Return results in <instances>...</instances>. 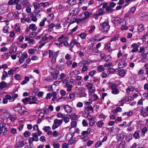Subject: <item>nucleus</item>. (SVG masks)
I'll return each instance as SVG.
<instances>
[{
	"mask_svg": "<svg viewBox=\"0 0 148 148\" xmlns=\"http://www.w3.org/2000/svg\"><path fill=\"white\" fill-rule=\"evenodd\" d=\"M17 105L18 106H15L13 108L15 111L17 112L22 115L28 114V112L26 111V108L24 107L20 106L19 103H18Z\"/></svg>",
	"mask_w": 148,
	"mask_h": 148,
	"instance_id": "f257e3e1",
	"label": "nucleus"
},
{
	"mask_svg": "<svg viewBox=\"0 0 148 148\" xmlns=\"http://www.w3.org/2000/svg\"><path fill=\"white\" fill-rule=\"evenodd\" d=\"M53 53L54 52L53 51L51 50H49V58H51L53 55V58L51 59V62L53 63H55L56 62V58L59 53V51H58L55 53L54 54H53Z\"/></svg>",
	"mask_w": 148,
	"mask_h": 148,
	"instance_id": "f03ea898",
	"label": "nucleus"
},
{
	"mask_svg": "<svg viewBox=\"0 0 148 148\" xmlns=\"http://www.w3.org/2000/svg\"><path fill=\"white\" fill-rule=\"evenodd\" d=\"M101 26L102 27L104 32L107 33L110 29V26L108 24V21L107 19L105 20V21L101 23Z\"/></svg>",
	"mask_w": 148,
	"mask_h": 148,
	"instance_id": "7ed1b4c3",
	"label": "nucleus"
},
{
	"mask_svg": "<svg viewBox=\"0 0 148 148\" xmlns=\"http://www.w3.org/2000/svg\"><path fill=\"white\" fill-rule=\"evenodd\" d=\"M50 73L52 77L55 80H57L58 77V75L59 74L58 71H56L53 68H51L49 70Z\"/></svg>",
	"mask_w": 148,
	"mask_h": 148,
	"instance_id": "20e7f679",
	"label": "nucleus"
},
{
	"mask_svg": "<svg viewBox=\"0 0 148 148\" xmlns=\"http://www.w3.org/2000/svg\"><path fill=\"white\" fill-rule=\"evenodd\" d=\"M62 120L55 119L54 120V123L52 126V129L54 130L58 127L62 123Z\"/></svg>",
	"mask_w": 148,
	"mask_h": 148,
	"instance_id": "39448f33",
	"label": "nucleus"
},
{
	"mask_svg": "<svg viewBox=\"0 0 148 148\" xmlns=\"http://www.w3.org/2000/svg\"><path fill=\"white\" fill-rule=\"evenodd\" d=\"M12 96L10 95H5V97H7V98L9 100V101L12 102L14 101L15 98L18 97V95L17 94H15L14 95L12 94Z\"/></svg>",
	"mask_w": 148,
	"mask_h": 148,
	"instance_id": "423d86ee",
	"label": "nucleus"
},
{
	"mask_svg": "<svg viewBox=\"0 0 148 148\" xmlns=\"http://www.w3.org/2000/svg\"><path fill=\"white\" fill-rule=\"evenodd\" d=\"M75 45L77 47H79L80 46V43L77 40L73 39L72 40L69 45V47H71V48H73Z\"/></svg>",
	"mask_w": 148,
	"mask_h": 148,
	"instance_id": "0eeeda50",
	"label": "nucleus"
},
{
	"mask_svg": "<svg viewBox=\"0 0 148 148\" xmlns=\"http://www.w3.org/2000/svg\"><path fill=\"white\" fill-rule=\"evenodd\" d=\"M123 22V20L119 17H116L114 18L113 22L115 25L121 24Z\"/></svg>",
	"mask_w": 148,
	"mask_h": 148,
	"instance_id": "6e6552de",
	"label": "nucleus"
},
{
	"mask_svg": "<svg viewBox=\"0 0 148 148\" xmlns=\"http://www.w3.org/2000/svg\"><path fill=\"white\" fill-rule=\"evenodd\" d=\"M86 87L88 88V91L90 93H92L95 92V89L92 87V85L90 83H88L87 84Z\"/></svg>",
	"mask_w": 148,
	"mask_h": 148,
	"instance_id": "1a4fd4ad",
	"label": "nucleus"
},
{
	"mask_svg": "<svg viewBox=\"0 0 148 148\" xmlns=\"http://www.w3.org/2000/svg\"><path fill=\"white\" fill-rule=\"evenodd\" d=\"M27 57V53L25 52L21 53V56L19 59V62L20 64H21L24 61L25 59Z\"/></svg>",
	"mask_w": 148,
	"mask_h": 148,
	"instance_id": "9d476101",
	"label": "nucleus"
},
{
	"mask_svg": "<svg viewBox=\"0 0 148 148\" xmlns=\"http://www.w3.org/2000/svg\"><path fill=\"white\" fill-rule=\"evenodd\" d=\"M65 111L67 113H70L72 110V108L68 105H62Z\"/></svg>",
	"mask_w": 148,
	"mask_h": 148,
	"instance_id": "9b49d317",
	"label": "nucleus"
},
{
	"mask_svg": "<svg viewBox=\"0 0 148 148\" xmlns=\"http://www.w3.org/2000/svg\"><path fill=\"white\" fill-rule=\"evenodd\" d=\"M84 14L85 16L82 18L78 19V20L79 21H81L89 18L90 15V12L87 11H86L84 12Z\"/></svg>",
	"mask_w": 148,
	"mask_h": 148,
	"instance_id": "f8f14e48",
	"label": "nucleus"
},
{
	"mask_svg": "<svg viewBox=\"0 0 148 148\" xmlns=\"http://www.w3.org/2000/svg\"><path fill=\"white\" fill-rule=\"evenodd\" d=\"M33 136L32 137H30L29 139L31 141H37L38 140V138L37 136V133H33L32 134Z\"/></svg>",
	"mask_w": 148,
	"mask_h": 148,
	"instance_id": "ddd939ff",
	"label": "nucleus"
},
{
	"mask_svg": "<svg viewBox=\"0 0 148 148\" xmlns=\"http://www.w3.org/2000/svg\"><path fill=\"white\" fill-rule=\"evenodd\" d=\"M125 136V133L124 132H122L117 134L116 138L118 141H121L124 139Z\"/></svg>",
	"mask_w": 148,
	"mask_h": 148,
	"instance_id": "4468645a",
	"label": "nucleus"
},
{
	"mask_svg": "<svg viewBox=\"0 0 148 148\" xmlns=\"http://www.w3.org/2000/svg\"><path fill=\"white\" fill-rule=\"evenodd\" d=\"M88 62L85 60H83L80 61L78 63L79 66L80 67H83L86 65L88 64Z\"/></svg>",
	"mask_w": 148,
	"mask_h": 148,
	"instance_id": "2eb2a0df",
	"label": "nucleus"
},
{
	"mask_svg": "<svg viewBox=\"0 0 148 148\" xmlns=\"http://www.w3.org/2000/svg\"><path fill=\"white\" fill-rule=\"evenodd\" d=\"M100 35L99 34L95 36L94 37V38H92V41H99L101 40H102L104 39L105 38H106V36H104L102 37L101 38H100Z\"/></svg>",
	"mask_w": 148,
	"mask_h": 148,
	"instance_id": "dca6fc26",
	"label": "nucleus"
},
{
	"mask_svg": "<svg viewBox=\"0 0 148 148\" xmlns=\"http://www.w3.org/2000/svg\"><path fill=\"white\" fill-rule=\"evenodd\" d=\"M102 54L100 55L101 57L105 62H107L111 60V58L110 55H106L105 57L104 56H102Z\"/></svg>",
	"mask_w": 148,
	"mask_h": 148,
	"instance_id": "f3484780",
	"label": "nucleus"
},
{
	"mask_svg": "<svg viewBox=\"0 0 148 148\" xmlns=\"http://www.w3.org/2000/svg\"><path fill=\"white\" fill-rule=\"evenodd\" d=\"M127 63L125 61H121L118 63L119 69L123 68L127 66Z\"/></svg>",
	"mask_w": 148,
	"mask_h": 148,
	"instance_id": "a211bd4d",
	"label": "nucleus"
},
{
	"mask_svg": "<svg viewBox=\"0 0 148 148\" xmlns=\"http://www.w3.org/2000/svg\"><path fill=\"white\" fill-rule=\"evenodd\" d=\"M4 119H8L10 117L11 115V114L10 113V111L8 110L4 112L3 113Z\"/></svg>",
	"mask_w": 148,
	"mask_h": 148,
	"instance_id": "6ab92c4d",
	"label": "nucleus"
},
{
	"mask_svg": "<svg viewBox=\"0 0 148 148\" xmlns=\"http://www.w3.org/2000/svg\"><path fill=\"white\" fill-rule=\"evenodd\" d=\"M29 29L32 30V31H36L37 29V27L34 24H30L29 26Z\"/></svg>",
	"mask_w": 148,
	"mask_h": 148,
	"instance_id": "aec40b11",
	"label": "nucleus"
},
{
	"mask_svg": "<svg viewBox=\"0 0 148 148\" xmlns=\"http://www.w3.org/2000/svg\"><path fill=\"white\" fill-rule=\"evenodd\" d=\"M140 131L139 130L135 131L133 135V137L136 139L139 138H140Z\"/></svg>",
	"mask_w": 148,
	"mask_h": 148,
	"instance_id": "412c9836",
	"label": "nucleus"
},
{
	"mask_svg": "<svg viewBox=\"0 0 148 148\" xmlns=\"http://www.w3.org/2000/svg\"><path fill=\"white\" fill-rule=\"evenodd\" d=\"M118 71L117 70V72H119V75H120L121 76L123 77L126 74V72L123 69H118Z\"/></svg>",
	"mask_w": 148,
	"mask_h": 148,
	"instance_id": "4be33fe9",
	"label": "nucleus"
},
{
	"mask_svg": "<svg viewBox=\"0 0 148 148\" xmlns=\"http://www.w3.org/2000/svg\"><path fill=\"white\" fill-rule=\"evenodd\" d=\"M65 87L67 88V90L68 91H70L71 90V89L73 87L72 85L69 84L68 82H66L65 83Z\"/></svg>",
	"mask_w": 148,
	"mask_h": 148,
	"instance_id": "5701e85b",
	"label": "nucleus"
},
{
	"mask_svg": "<svg viewBox=\"0 0 148 148\" xmlns=\"http://www.w3.org/2000/svg\"><path fill=\"white\" fill-rule=\"evenodd\" d=\"M9 86L10 85L9 84H8V86L7 84L5 82L3 81L0 83V88L1 89L5 88Z\"/></svg>",
	"mask_w": 148,
	"mask_h": 148,
	"instance_id": "b1692460",
	"label": "nucleus"
},
{
	"mask_svg": "<svg viewBox=\"0 0 148 148\" xmlns=\"http://www.w3.org/2000/svg\"><path fill=\"white\" fill-rule=\"evenodd\" d=\"M79 72L78 71L75 70L70 73L69 74L71 75V78L75 75H77L79 74Z\"/></svg>",
	"mask_w": 148,
	"mask_h": 148,
	"instance_id": "393cba45",
	"label": "nucleus"
},
{
	"mask_svg": "<svg viewBox=\"0 0 148 148\" xmlns=\"http://www.w3.org/2000/svg\"><path fill=\"white\" fill-rule=\"evenodd\" d=\"M24 145V144L23 141L18 142L16 143V147H22Z\"/></svg>",
	"mask_w": 148,
	"mask_h": 148,
	"instance_id": "a878e982",
	"label": "nucleus"
},
{
	"mask_svg": "<svg viewBox=\"0 0 148 148\" xmlns=\"http://www.w3.org/2000/svg\"><path fill=\"white\" fill-rule=\"evenodd\" d=\"M55 24L53 23H52L48 25V31L51 32L53 30V28L55 27Z\"/></svg>",
	"mask_w": 148,
	"mask_h": 148,
	"instance_id": "bb28decb",
	"label": "nucleus"
},
{
	"mask_svg": "<svg viewBox=\"0 0 148 148\" xmlns=\"http://www.w3.org/2000/svg\"><path fill=\"white\" fill-rule=\"evenodd\" d=\"M35 10H36L39 9L41 6V4L40 3H33V5Z\"/></svg>",
	"mask_w": 148,
	"mask_h": 148,
	"instance_id": "cd10ccee",
	"label": "nucleus"
},
{
	"mask_svg": "<svg viewBox=\"0 0 148 148\" xmlns=\"http://www.w3.org/2000/svg\"><path fill=\"white\" fill-rule=\"evenodd\" d=\"M29 79L28 76H26L25 78V79L23 81H22L21 84L22 85H24L27 83V82L29 81Z\"/></svg>",
	"mask_w": 148,
	"mask_h": 148,
	"instance_id": "c85d7f7f",
	"label": "nucleus"
},
{
	"mask_svg": "<svg viewBox=\"0 0 148 148\" xmlns=\"http://www.w3.org/2000/svg\"><path fill=\"white\" fill-rule=\"evenodd\" d=\"M105 12V10L103 8H100L98 11V13L97 14V16L102 15Z\"/></svg>",
	"mask_w": 148,
	"mask_h": 148,
	"instance_id": "c756f323",
	"label": "nucleus"
},
{
	"mask_svg": "<svg viewBox=\"0 0 148 148\" xmlns=\"http://www.w3.org/2000/svg\"><path fill=\"white\" fill-rule=\"evenodd\" d=\"M30 18H32V20L33 21L36 22L37 19L35 15L32 13L30 14Z\"/></svg>",
	"mask_w": 148,
	"mask_h": 148,
	"instance_id": "7c9ffc66",
	"label": "nucleus"
},
{
	"mask_svg": "<svg viewBox=\"0 0 148 148\" xmlns=\"http://www.w3.org/2000/svg\"><path fill=\"white\" fill-rule=\"evenodd\" d=\"M8 76V74L7 72L5 71H3V72L2 76L1 77L2 80H5L6 77H7Z\"/></svg>",
	"mask_w": 148,
	"mask_h": 148,
	"instance_id": "2f4dec72",
	"label": "nucleus"
},
{
	"mask_svg": "<svg viewBox=\"0 0 148 148\" xmlns=\"http://www.w3.org/2000/svg\"><path fill=\"white\" fill-rule=\"evenodd\" d=\"M137 29L139 32H142L144 29L143 25L142 24H140L138 25Z\"/></svg>",
	"mask_w": 148,
	"mask_h": 148,
	"instance_id": "473e14b6",
	"label": "nucleus"
},
{
	"mask_svg": "<svg viewBox=\"0 0 148 148\" xmlns=\"http://www.w3.org/2000/svg\"><path fill=\"white\" fill-rule=\"evenodd\" d=\"M66 2L72 5L75 4L76 3V0H68L66 1Z\"/></svg>",
	"mask_w": 148,
	"mask_h": 148,
	"instance_id": "72a5a7b5",
	"label": "nucleus"
},
{
	"mask_svg": "<svg viewBox=\"0 0 148 148\" xmlns=\"http://www.w3.org/2000/svg\"><path fill=\"white\" fill-rule=\"evenodd\" d=\"M31 100V98L30 97H26L25 99H23L22 101L25 104L27 102L30 101Z\"/></svg>",
	"mask_w": 148,
	"mask_h": 148,
	"instance_id": "f704fd0d",
	"label": "nucleus"
},
{
	"mask_svg": "<svg viewBox=\"0 0 148 148\" xmlns=\"http://www.w3.org/2000/svg\"><path fill=\"white\" fill-rule=\"evenodd\" d=\"M106 10L108 13H111L113 12V9L112 7L108 5L106 8Z\"/></svg>",
	"mask_w": 148,
	"mask_h": 148,
	"instance_id": "c9c22d12",
	"label": "nucleus"
},
{
	"mask_svg": "<svg viewBox=\"0 0 148 148\" xmlns=\"http://www.w3.org/2000/svg\"><path fill=\"white\" fill-rule=\"evenodd\" d=\"M132 138V135L130 134L128 136H127L125 138V140L127 142H129Z\"/></svg>",
	"mask_w": 148,
	"mask_h": 148,
	"instance_id": "e433bc0d",
	"label": "nucleus"
},
{
	"mask_svg": "<svg viewBox=\"0 0 148 148\" xmlns=\"http://www.w3.org/2000/svg\"><path fill=\"white\" fill-rule=\"evenodd\" d=\"M134 90V88L132 86L128 87L126 90V92L128 93L131 91H133Z\"/></svg>",
	"mask_w": 148,
	"mask_h": 148,
	"instance_id": "4c0bfd02",
	"label": "nucleus"
},
{
	"mask_svg": "<svg viewBox=\"0 0 148 148\" xmlns=\"http://www.w3.org/2000/svg\"><path fill=\"white\" fill-rule=\"evenodd\" d=\"M119 37V34L116 35L110 39V42L112 41H115L117 40Z\"/></svg>",
	"mask_w": 148,
	"mask_h": 148,
	"instance_id": "58836bf2",
	"label": "nucleus"
},
{
	"mask_svg": "<svg viewBox=\"0 0 148 148\" xmlns=\"http://www.w3.org/2000/svg\"><path fill=\"white\" fill-rule=\"evenodd\" d=\"M51 3H52L50 2L49 3L46 2L45 3L41 2L40 3V4H41V6H42L44 8L45 7L49 5L50 4H51Z\"/></svg>",
	"mask_w": 148,
	"mask_h": 148,
	"instance_id": "ea45409f",
	"label": "nucleus"
},
{
	"mask_svg": "<svg viewBox=\"0 0 148 148\" xmlns=\"http://www.w3.org/2000/svg\"><path fill=\"white\" fill-rule=\"evenodd\" d=\"M90 133V129L88 128L87 131H83L82 133V135L83 136L86 135V134H89Z\"/></svg>",
	"mask_w": 148,
	"mask_h": 148,
	"instance_id": "a19ab883",
	"label": "nucleus"
},
{
	"mask_svg": "<svg viewBox=\"0 0 148 148\" xmlns=\"http://www.w3.org/2000/svg\"><path fill=\"white\" fill-rule=\"evenodd\" d=\"M9 27L8 26V25H7L6 26H4L3 27V31L5 33H7L8 32V29Z\"/></svg>",
	"mask_w": 148,
	"mask_h": 148,
	"instance_id": "79ce46f5",
	"label": "nucleus"
},
{
	"mask_svg": "<svg viewBox=\"0 0 148 148\" xmlns=\"http://www.w3.org/2000/svg\"><path fill=\"white\" fill-rule=\"evenodd\" d=\"M102 141L101 140L97 141L95 144V147L96 148L100 147L102 145Z\"/></svg>",
	"mask_w": 148,
	"mask_h": 148,
	"instance_id": "37998d69",
	"label": "nucleus"
},
{
	"mask_svg": "<svg viewBox=\"0 0 148 148\" xmlns=\"http://www.w3.org/2000/svg\"><path fill=\"white\" fill-rule=\"evenodd\" d=\"M147 129L146 127L143 128L141 131L142 134H141V136H144L145 133L147 131Z\"/></svg>",
	"mask_w": 148,
	"mask_h": 148,
	"instance_id": "c03bdc74",
	"label": "nucleus"
},
{
	"mask_svg": "<svg viewBox=\"0 0 148 148\" xmlns=\"http://www.w3.org/2000/svg\"><path fill=\"white\" fill-rule=\"evenodd\" d=\"M136 10V8L134 7H132L129 10V12L131 15L133 14Z\"/></svg>",
	"mask_w": 148,
	"mask_h": 148,
	"instance_id": "a18cd8bd",
	"label": "nucleus"
},
{
	"mask_svg": "<svg viewBox=\"0 0 148 148\" xmlns=\"http://www.w3.org/2000/svg\"><path fill=\"white\" fill-rule=\"evenodd\" d=\"M88 66L86 65H85V66L82 67L81 69V72L82 73H84L86 71H87L88 70Z\"/></svg>",
	"mask_w": 148,
	"mask_h": 148,
	"instance_id": "49530a36",
	"label": "nucleus"
},
{
	"mask_svg": "<svg viewBox=\"0 0 148 148\" xmlns=\"http://www.w3.org/2000/svg\"><path fill=\"white\" fill-rule=\"evenodd\" d=\"M121 108L119 107L114 109L113 111V112L114 113V114H115V113H116L119 112H121Z\"/></svg>",
	"mask_w": 148,
	"mask_h": 148,
	"instance_id": "de8ad7c7",
	"label": "nucleus"
},
{
	"mask_svg": "<svg viewBox=\"0 0 148 148\" xmlns=\"http://www.w3.org/2000/svg\"><path fill=\"white\" fill-rule=\"evenodd\" d=\"M97 69L99 71L101 72L104 70V68L102 65H100L97 67Z\"/></svg>",
	"mask_w": 148,
	"mask_h": 148,
	"instance_id": "09e8293b",
	"label": "nucleus"
},
{
	"mask_svg": "<svg viewBox=\"0 0 148 148\" xmlns=\"http://www.w3.org/2000/svg\"><path fill=\"white\" fill-rule=\"evenodd\" d=\"M142 62H145V61L147 57V54L146 53H143L142 55Z\"/></svg>",
	"mask_w": 148,
	"mask_h": 148,
	"instance_id": "8fccbe9b",
	"label": "nucleus"
},
{
	"mask_svg": "<svg viewBox=\"0 0 148 148\" xmlns=\"http://www.w3.org/2000/svg\"><path fill=\"white\" fill-rule=\"evenodd\" d=\"M104 123L102 121H99L97 123V126L99 127H102Z\"/></svg>",
	"mask_w": 148,
	"mask_h": 148,
	"instance_id": "3c124183",
	"label": "nucleus"
},
{
	"mask_svg": "<svg viewBox=\"0 0 148 148\" xmlns=\"http://www.w3.org/2000/svg\"><path fill=\"white\" fill-rule=\"evenodd\" d=\"M76 10L75 8H73L70 10L69 11V13L71 15H73L74 14H76L75 13V11Z\"/></svg>",
	"mask_w": 148,
	"mask_h": 148,
	"instance_id": "603ef678",
	"label": "nucleus"
},
{
	"mask_svg": "<svg viewBox=\"0 0 148 148\" xmlns=\"http://www.w3.org/2000/svg\"><path fill=\"white\" fill-rule=\"evenodd\" d=\"M57 67L58 69L62 70L64 69V66L63 64H58L57 65Z\"/></svg>",
	"mask_w": 148,
	"mask_h": 148,
	"instance_id": "864d4df0",
	"label": "nucleus"
},
{
	"mask_svg": "<svg viewBox=\"0 0 148 148\" xmlns=\"http://www.w3.org/2000/svg\"><path fill=\"white\" fill-rule=\"evenodd\" d=\"M4 127H6L5 126V125L4 123H3L2 125V126L0 127V134H1V132H3L4 130Z\"/></svg>",
	"mask_w": 148,
	"mask_h": 148,
	"instance_id": "5fc2aeb1",
	"label": "nucleus"
},
{
	"mask_svg": "<svg viewBox=\"0 0 148 148\" xmlns=\"http://www.w3.org/2000/svg\"><path fill=\"white\" fill-rule=\"evenodd\" d=\"M96 71L95 70H92L88 74V75L90 77H92L94 76V75L95 74Z\"/></svg>",
	"mask_w": 148,
	"mask_h": 148,
	"instance_id": "6e6d98bb",
	"label": "nucleus"
},
{
	"mask_svg": "<svg viewBox=\"0 0 148 148\" xmlns=\"http://www.w3.org/2000/svg\"><path fill=\"white\" fill-rule=\"evenodd\" d=\"M125 145V142L124 141H122L119 146V148H124Z\"/></svg>",
	"mask_w": 148,
	"mask_h": 148,
	"instance_id": "4d7b16f0",
	"label": "nucleus"
},
{
	"mask_svg": "<svg viewBox=\"0 0 148 148\" xmlns=\"http://www.w3.org/2000/svg\"><path fill=\"white\" fill-rule=\"evenodd\" d=\"M37 33L35 32H32L31 33H29V36L31 38H33L36 36Z\"/></svg>",
	"mask_w": 148,
	"mask_h": 148,
	"instance_id": "13d9d810",
	"label": "nucleus"
},
{
	"mask_svg": "<svg viewBox=\"0 0 148 148\" xmlns=\"http://www.w3.org/2000/svg\"><path fill=\"white\" fill-rule=\"evenodd\" d=\"M128 54L127 53H125V54L122 55V58L120 60L121 61H125L127 59V56Z\"/></svg>",
	"mask_w": 148,
	"mask_h": 148,
	"instance_id": "bf43d9fd",
	"label": "nucleus"
},
{
	"mask_svg": "<svg viewBox=\"0 0 148 148\" xmlns=\"http://www.w3.org/2000/svg\"><path fill=\"white\" fill-rule=\"evenodd\" d=\"M51 129L50 126H44L43 128V129L45 132H46Z\"/></svg>",
	"mask_w": 148,
	"mask_h": 148,
	"instance_id": "052dcab7",
	"label": "nucleus"
},
{
	"mask_svg": "<svg viewBox=\"0 0 148 148\" xmlns=\"http://www.w3.org/2000/svg\"><path fill=\"white\" fill-rule=\"evenodd\" d=\"M21 2L23 5L25 6L27 5L28 3L27 0H21Z\"/></svg>",
	"mask_w": 148,
	"mask_h": 148,
	"instance_id": "680f3d73",
	"label": "nucleus"
},
{
	"mask_svg": "<svg viewBox=\"0 0 148 148\" xmlns=\"http://www.w3.org/2000/svg\"><path fill=\"white\" fill-rule=\"evenodd\" d=\"M79 36L82 39L85 38L86 36V34L84 33L80 34L79 35Z\"/></svg>",
	"mask_w": 148,
	"mask_h": 148,
	"instance_id": "e2e57ef3",
	"label": "nucleus"
},
{
	"mask_svg": "<svg viewBox=\"0 0 148 148\" xmlns=\"http://www.w3.org/2000/svg\"><path fill=\"white\" fill-rule=\"evenodd\" d=\"M75 140L73 139H71L68 142V144L69 145H72V144L75 143Z\"/></svg>",
	"mask_w": 148,
	"mask_h": 148,
	"instance_id": "0e129e2a",
	"label": "nucleus"
},
{
	"mask_svg": "<svg viewBox=\"0 0 148 148\" xmlns=\"http://www.w3.org/2000/svg\"><path fill=\"white\" fill-rule=\"evenodd\" d=\"M30 133L29 131H26L24 133V136L25 137H28L30 135Z\"/></svg>",
	"mask_w": 148,
	"mask_h": 148,
	"instance_id": "69168bd1",
	"label": "nucleus"
},
{
	"mask_svg": "<svg viewBox=\"0 0 148 148\" xmlns=\"http://www.w3.org/2000/svg\"><path fill=\"white\" fill-rule=\"evenodd\" d=\"M109 5L112 8L115 7L116 3L113 2H112L109 3Z\"/></svg>",
	"mask_w": 148,
	"mask_h": 148,
	"instance_id": "338daca9",
	"label": "nucleus"
},
{
	"mask_svg": "<svg viewBox=\"0 0 148 148\" xmlns=\"http://www.w3.org/2000/svg\"><path fill=\"white\" fill-rule=\"evenodd\" d=\"M53 146L54 148H59L60 145L59 143H54L53 144Z\"/></svg>",
	"mask_w": 148,
	"mask_h": 148,
	"instance_id": "774afa93",
	"label": "nucleus"
}]
</instances>
